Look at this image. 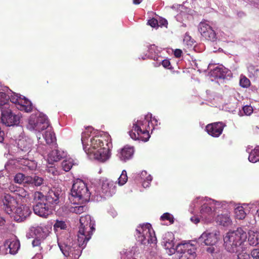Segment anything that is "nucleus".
<instances>
[{
  "label": "nucleus",
  "mask_w": 259,
  "mask_h": 259,
  "mask_svg": "<svg viewBox=\"0 0 259 259\" xmlns=\"http://www.w3.org/2000/svg\"><path fill=\"white\" fill-rule=\"evenodd\" d=\"M190 220L192 223H193L195 224H198L200 221L198 217H196V216H194V217H191L190 218Z\"/></svg>",
  "instance_id": "obj_55"
},
{
  "label": "nucleus",
  "mask_w": 259,
  "mask_h": 259,
  "mask_svg": "<svg viewBox=\"0 0 259 259\" xmlns=\"http://www.w3.org/2000/svg\"><path fill=\"white\" fill-rule=\"evenodd\" d=\"M253 111V108L250 106H244V114L250 115Z\"/></svg>",
  "instance_id": "obj_45"
},
{
  "label": "nucleus",
  "mask_w": 259,
  "mask_h": 259,
  "mask_svg": "<svg viewBox=\"0 0 259 259\" xmlns=\"http://www.w3.org/2000/svg\"><path fill=\"white\" fill-rule=\"evenodd\" d=\"M215 71H217L218 72H220V75H217V76H218L219 78H224L225 75L223 74L224 71L222 70V69L220 68H217L215 70Z\"/></svg>",
  "instance_id": "obj_52"
},
{
  "label": "nucleus",
  "mask_w": 259,
  "mask_h": 259,
  "mask_svg": "<svg viewBox=\"0 0 259 259\" xmlns=\"http://www.w3.org/2000/svg\"><path fill=\"white\" fill-rule=\"evenodd\" d=\"M32 259H42V255L41 253H36Z\"/></svg>",
  "instance_id": "obj_56"
},
{
  "label": "nucleus",
  "mask_w": 259,
  "mask_h": 259,
  "mask_svg": "<svg viewBox=\"0 0 259 259\" xmlns=\"http://www.w3.org/2000/svg\"><path fill=\"white\" fill-rule=\"evenodd\" d=\"M151 122V121L150 120H149V119H148V122H147V130L149 131L151 127L150 126V123Z\"/></svg>",
  "instance_id": "obj_63"
},
{
  "label": "nucleus",
  "mask_w": 259,
  "mask_h": 259,
  "mask_svg": "<svg viewBox=\"0 0 259 259\" xmlns=\"http://www.w3.org/2000/svg\"><path fill=\"white\" fill-rule=\"evenodd\" d=\"M15 203V200L10 195H5L3 199V209L5 211L9 214H11L14 208V204Z\"/></svg>",
  "instance_id": "obj_21"
},
{
  "label": "nucleus",
  "mask_w": 259,
  "mask_h": 259,
  "mask_svg": "<svg viewBox=\"0 0 259 259\" xmlns=\"http://www.w3.org/2000/svg\"><path fill=\"white\" fill-rule=\"evenodd\" d=\"M234 217L236 219H243V206L240 204L234 208Z\"/></svg>",
  "instance_id": "obj_34"
},
{
  "label": "nucleus",
  "mask_w": 259,
  "mask_h": 259,
  "mask_svg": "<svg viewBox=\"0 0 259 259\" xmlns=\"http://www.w3.org/2000/svg\"><path fill=\"white\" fill-rule=\"evenodd\" d=\"M127 180L126 171L125 170H122L120 177L118 179V183L119 185L122 186L126 183Z\"/></svg>",
  "instance_id": "obj_38"
},
{
  "label": "nucleus",
  "mask_w": 259,
  "mask_h": 259,
  "mask_svg": "<svg viewBox=\"0 0 259 259\" xmlns=\"http://www.w3.org/2000/svg\"><path fill=\"white\" fill-rule=\"evenodd\" d=\"M205 39L211 41H214L217 40V35L215 31L210 26L208 32L206 33V36H202Z\"/></svg>",
  "instance_id": "obj_31"
},
{
  "label": "nucleus",
  "mask_w": 259,
  "mask_h": 259,
  "mask_svg": "<svg viewBox=\"0 0 259 259\" xmlns=\"http://www.w3.org/2000/svg\"><path fill=\"white\" fill-rule=\"evenodd\" d=\"M161 220L162 221L168 220L171 224L174 223V218L172 215L168 212L163 214L161 216Z\"/></svg>",
  "instance_id": "obj_41"
},
{
  "label": "nucleus",
  "mask_w": 259,
  "mask_h": 259,
  "mask_svg": "<svg viewBox=\"0 0 259 259\" xmlns=\"http://www.w3.org/2000/svg\"><path fill=\"white\" fill-rule=\"evenodd\" d=\"M248 1H249L250 4L252 5V6H254V7H257L259 4L258 1H255L254 0Z\"/></svg>",
  "instance_id": "obj_57"
},
{
  "label": "nucleus",
  "mask_w": 259,
  "mask_h": 259,
  "mask_svg": "<svg viewBox=\"0 0 259 259\" xmlns=\"http://www.w3.org/2000/svg\"><path fill=\"white\" fill-rule=\"evenodd\" d=\"M150 118L151 125L153 126L154 121V124H157V120L153 118H152V115L147 114L144 120H137L133 123V130L128 132L129 135L131 138L134 140H141L144 142H146L150 138L148 130L147 127V123L148 122V118Z\"/></svg>",
  "instance_id": "obj_5"
},
{
  "label": "nucleus",
  "mask_w": 259,
  "mask_h": 259,
  "mask_svg": "<svg viewBox=\"0 0 259 259\" xmlns=\"http://www.w3.org/2000/svg\"><path fill=\"white\" fill-rule=\"evenodd\" d=\"M182 51L180 49H176L174 52V55L177 58H179L181 56Z\"/></svg>",
  "instance_id": "obj_53"
},
{
  "label": "nucleus",
  "mask_w": 259,
  "mask_h": 259,
  "mask_svg": "<svg viewBox=\"0 0 259 259\" xmlns=\"http://www.w3.org/2000/svg\"><path fill=\"white\" fill-rule=\"evenodd\" d=\"M225 126L226 124L222 122H217L207 124L205 129L209 135L213 137H219Z\"/></svg>",
  "instance_id": "obj_15"
},
{
  "label": "nucleus",
  "mask_w": 259,
  "mask_h": 259,
  "mask_svg": "<svg viewBox=\"0 0 259 259\" xmlns=\"http://www.w3.org/2000/svg\"><path fill=\"white\" fill-rule=\"evenodd\" d=\"M65 156V154L63 151H60L56 148L52 150L48 154V161L50 163L59 161Z\"/></svg>",
  "instance_id": "obj_23"
},
{
  "label": "nucleus",
  "mask_w": 259,
  "mask_h": 259,
  "mask_svg": "<svg viewBox=\"0 0 259 259\" xmlns=\"http://www.w3.org/2000/svg\"><path fill=\"white\" fill-rule=\"evenodd\" d=\"M25 175L22 173H18L14 177V181L15 183L21 184L24 183Z\"/></svg>",
  "instance_id": "obj_39"
},
{
  "label": "nucleus",
  "mask_w": 259,
  "mask_h": 259,
  "mask_svg": "<svg viewBox=\"0 0 259 259\" xmlns=\"http://www.w3.org/2000/svg\"><path fill=\"white\" fill-rule=\"evenodd\" d=\"M6 221L3 217L0 215V226H2L5 224Z\"/></svg>",
  "instance_id": "obj_60"
},
{
  "label": "nucleus",
  "mask_w": 259,
  "mask_h": 259,
  "mask_svg": "<svg viewBox=\"0 0 259 259\" xmlns=\"http://www.w3.org/2000/svg\"><path fill=\"white\" fill-rule=\"evenodd\" d=\"M210 27V26L206 21H202L199 23L198 29L201 36H206Z\"/></svg>",
  "instance_id": "obj_29"
},
{
  "label": "nucleus",
  "mask_w": 259,
  "mask_h": 259,
  "mask_svg": "<svg viewBox=\"0 0 259 259\" xmlns=\"http://www.w3.org/2000/svg\"><path fill=\"white\" fill-rule=\"evenodd\" d=\"M62 195L61 188L59 187H54L48 192L46 195L45 196L40 192L36 191L34 192L33 197L34 200H45L50 205H56L59 203Z\"/></svg>",
  "instance_id": "obj_8"
},
{
  "label": "nucleus",
  "mask_w": 259,
  "mask_h": 259,
  "mask_svg": "<svg viewBox=\"0 0 259 259\" xmlns=\"http://www.w3.org/2000/svg\"><path fill=\"white\" fill-rule=\"evenodd\" d=\"M239 83H240V86L243 87V77H242V75H240Z\"/></svg>",
  "instance_id": "obj_62"
},
{
  "label": "nucleus",
  "mask_w": 259,
  "mask_h": 259,
  "mask_svg": "<svg viewBox=\"0 0 259 259\" xmlns=\"http://www.w3.org/2000/svg\"><path fill=\"white\" fill-rule=\"evenodd\" d=\"M54 230L55 232H57L60 230H65L67 228L66 223L62 220H57L54 226Z\"/></svg>",
  "instance_id": "obj_33"
},
{
  "label": "nucleus",
  "mask_w": 259,
  "mask_h": 259,
  "mask_svg": "<svg viewBox=\"0 0 259 259\" xmlns=\"http://www.w3.org/2000/svg\"><path fill=\"white\" fill-rule=\"evenodd\" d=\"M80 226L77 235V244H70L58 243V245L63 254L71 258H78L81 255L82 250L91 239L93 232L95 230V221L89 215L81 216L79 220Z\"/></svg>",
  "instance_id": "obj_1"
},
{
  "label": "nucleus",
  "mask_w": 259,
  "mask_h": 259,
  "mask_svg": "<svg viewBox=\"0 0 259 259\" xmlns=\"http://www.w3.org/2000/svg\"><path fill=\"white\" fill-rule=\"evenodd\" d=\"M20 102V104L18 106H17L19 110H24L26 112H30L32 111V105L30 101L24 97L22 98Z\"/></svg>",
  "instance_id": "obj_26"
},
{
  "label": "nucleus",
  "mask_w": 259,
  "mask_h": 259,
  "mask_svg": "<svg viewBox=\"0 0 259 259\" xmlns=\"http://www.w3.org/2000/svg\"><path fill=\"white\" fill-rule=\"evenodd\" d=\"M162 65L165 68H168L170 63L168 60H164L162 62Z\"/></svg>",
  "instance_id": "obj_54"
},
{
  "label": "nucleus",
  "mask_w": 259,
  "mask_h": 259,
  "mask_svg": "<svg viewBox=\"0 0 259 259\" xmlns=\"http://www.w3.org/2000/svg\"><path fill=\"white\" fill-rule=\"evenodd\" d=\"M87 210L88 207L85 205L76 206L71 208V211L76 214H80Z\"/></svg>",
  "instance_id": "obj_37"
},
{
  "label": "nucleus",
  "mask_w": 259,
  "mask_h": 259,
  "mask_svg": "<svg viewBox=\"0 0 259 259\" xmlns=\"http://www.w3.org/2000/svg\"><path fill=\"white\" fill-rule=\"evenodd\" d=\"M49 126V120L47 116L42 113L39 114L38 116L32 115L30 117L28 127L31 130L40 132L47 129Z\"/></svg>",
  "instance_id": "obj_10"
},
{
  "label": "nucleus",
  "mask_w": 259,
  "mask_h": 259,
  "mask_svg": "<svg viewBox=\"0 0 259 259\" xmlns=\"http://www.w3.org/2000/svg\"><path fill=\"white\" fill-rule=\"evenodd\" d=\"M1 111V121L3 124L7 126L18 125L20 122L21 115L20 114H13L11 109L2 110Z\"/></svg>",
  "instance_id": "obj_12"
},
{
  "label": "nucleus",
  "mask_w": 259,
  "mask_h": 259,
  "mask_svg": "<svg viewBox=\"0 0 259 259\" xmlns=\"http://www.w3.org/2000/svg\"><path fill=\"white\" fill-rule=\"evenodd\" d=\"M215 207L213 201L204 203L201 207V217L206 220L211 219L213 217Z\"/></svg>",
  "instance_id": "obj_18"
},
{
  "label": "nucleus",
  "mask_w": 259,
  "mask_h": 259,
  "mask_svg": "<svg viewBox=\"0 0 259 259\" xmlns=\"http://www.w3.org/2000/svg\"><path fill=\"white\" fill-rule=\"evenodd\" d=\"M176 252L179 253V259H195L196 247L189 243L179 244L176 247Z\"/></svg>",
  "instance_id": "obj_11"
},
{
  "label": "nucleus",
  "mask_w": 259,
  "mask_h": 259,
  "mask_svg": "<svg viewBox=\"0 0 259 259\" xmlns=\"http://www.w3.org/2000/svg\"><path fill=\"white\" fill-rule=\"evenodd\" d=\"M174 239V235L171 232L165 233L163 238L162 243L165 249L168 250V253L169 254H173L176 251V248H175Z\"/></svg>",
  "instance_id": "obj_19"
},
{
  "label": "nucleus",
  "mask_w": 259,
  "mask_h": 259,
  "mask_svg": "<svg viewBox=\"0 0 259 259\" xmlns=\"http://www.w3.org/2000/svg\"><path fill=\"white\" fill-rule=\"evenodd\" d=\"M116 184L108 179L104 180L102 184V192L107 196H111L116 192Z\"/></svg>",
  "instance_id": "obj_20"
},
{
  "label": "nucleus",
  "mask_w": 259,
  "mask_h": 259,
  "mask_svg": "<svg viewBox=\"0 0 259 259\" xmlns=\"http://www.w3.org/2000/svg\"><path fill=\"white\" fill-rule=\"evenodd\" d=\"M19 150L17 152V162L30 170H33L36 167V162L28 158L32 146V141L29 138H23L17 142Z\"/></svg>",
  "instance_id": "obj_3"
},
{
  "label": "nucleus",
  "mask_w": 259,
  "mask_h": 259,
  "mask_svg": "<svg viewBox=\"0 0 259 259\" xmlns=\"http://www.w3.org/2000/svg\"><path fill=\"white\" fill-rule=\"evenodd\" d=\"M44 183V179L36 176L33 177V184L36 186H39Z\"/></svg>",
  "instance_id": "obj_43"
},
{
  "label": "nucleus",
  "mask_w": 259,
  "mask_h": 259,
  "mask_svg": "<svg viewBox=\"0 0 259 259\" xmlns=\"http://www.w3.org/2000/svg\"><path fill=\"white\" fill-rule=\"evenodd\" d=\"M242 232L241 228L236 231L229 232L224 238L226 249L229 252H236L237 254V259H243Z\"/></svg>",
  "instance_id": "obj_4"
},
{
  "label": "nucleus",
  "mask_w": 259,
  "mask_h": 259,
  "mask_svg": "<svg viewBox=\"0 0 259 259\" xmlns=\"http://www.w3.org/2000/svg\"><path fill=\"white\" fill-rule=\"evenodd\" d=\"M39 226L42 229L44 237L45 238H46L50 232V230H52V224L48 222L47 224L44 223L40 224Z\"/></svg>",
  "instance_id": "obj_30"
},
{
  "label": "nucleus",
  "mask_w": 259,
  "mask_h": 259,
  "mask_svg": "<svg viewBox=\"0 0 259 259\" xmlns=\"http://www.w3.org/2000/svg\"><path fill=\"white\" fill-rule=\"evenodd\" d=\"M133 256V253L132 251H125L123 253H121V259H128L132 257Z\"/></svg>",
  "instance_id": "obj_48"
},
{
  "label": "nucleus",
  "mask_w": 259,
  "mask_h": 259,
  "mask_svg": "<svg viewBox=\"0 0 259 259\" xmlns=\"http://www.w3.org/2000/svg\"><path fill=\"white\" fill-rule=\"evenodd\" d=\"M73 160L72 159H66L62 162V167L65 171H69L73 166Z\"/></svg>",
  "instance_id": "obj_35"
},
{
  "label": "nucleus",
  "mask_w": 259,
  "mask_h": 259,
  "mask_svg": "<svg viewBox=\"0 0 259 259\" xmlns=\"http://www.w3.org/2000/svg\"><path fill=\"white\" fill-rule=\"evenodd\" d=\"M250 85V80L244 76V88H247Z\"/></svg>",
  "instance_id": "obj_51"
},
{
  "label": "nucleus",
  "mask_w": 259,
  "mask_h": 259,
  "mask_svg": "<svg viewBox=\"0 0 259 259\" xmlns=\"http://www.w3.org/2000/svg\"><path fill=\"white\" fill-rule=\"evenodd\" d=\"M251 255L253 259H259V248H255L252 250Z\"/></svg>",
  "instance_id": "obj_47"
},
{
  "label": "nucleus",
  "mask_w": 259,
  "mask_h": 259,
  "mask_svg": "<svg viewBox=\"0 0 259 259\" xmlns=\"http://www.w3.org/2000/svg\"><path fill=\"white\" fill-rule=\"evenodd\" d=\"M134 153L133 147L126 145L120 150L118 156L121 160L126 161L132 158Z\"/></svg>",
  "instance_id": "obj_22"
},
{
  "label": "nucleus",
  "mask_w": 259,
  "mask_h": 259,
  "mask_svg": "<svg viewBox=\"0 0 259 259\" xmlns=\"http://www.w3.org/2000/svg\"><path fill=\"white\" fill-rule=\"evenodd\" d=\"M4 139V132L1 130L0 127V142H2Z\"/></svg>",
  "instance_id": "obj_58"
},
{
  "label": "nucleus",
  "mask_w": 259,
  "mask_h": 259,
  "mask_svg": "<svg viewBox=\"0 0 259 259\" xmlns=\"http://www.w3.org/2000/svg\"><path fill=\"white\" fill-rule=\"evenodd\" d=\"M33 177L26 176L25 175L24 184H33Z\"/></svg>",
  "instance_id": "obj_49"
},
{
  "label": "nucleus",
  "mask_w": 259,
  "mask_h": 259,
  "mask_svg": "<svg viewBox=\"0 0 259 259\" xmlns=\"http://www.w3.org/2000/svg\"><path fill=\"white\" fill-rule=\"evenodd\" d=\"M4 247L6 249V253L15 254L20 247V243L17 239L11 238L5 241Z\"/></svg>",
  "instance_id": "obj_17"
},
{
  "label": "nucleus",
  "mask_w": 259,
  "mask_h": 259,
  "mask_svg": "<svg viewBox=\"0 0 259 259\" xmlns=\"http://www.w3.org/2000/svg\"><path fill=\"white\" fill-rule=\"evenodd\" d=\"M209 247H208L206 248V251L207 252L210 253L212 256L214 255V254L217 253V248L214 245H209Z\"/></svg>",
  "instance_id": "obj_46"
},
{
  "label": "nucleus",
  "mask_w": 259,
  "mask_h": 259,
  "mask_svg": "<svg viewBox=\"0 0 259 259\" xmlns=\"http://www.w3.org/2000/svg\"><path fill=\"white\" fill-rule=\"evenodd\" d=\"M14 192L16 195L22 198H26L28 197L29 193L24 188L22 187H18L15 190Z\"/></svg>",
  "instance_id": "obj_36"
},
{
  "label": "nucleus",
  "mask_w": 259,
  "mask_h": 259,
  "mask_svg": "<svg viewBox=\"0 0 259 259\" xmlns=\"http://www.w3.org/2000/svg\"><path fill=\"white\" fill-rule=\"evenodd\" d=\"M36 204L33 206V211L34 213L43 218H47L49 215L51 213V209L50 208L49 203L46 202L45 200H34Z\"/></svg>",
  "instance_id": "obj_14"
},
{
  "label": "nucleus",
  "mask_w": 259,
  "mask_h": 259,
  "mask_svg": "<svg viewBox=\"0 0 259 259\" xmlns=\"http://www.w3.org/2000/svg\"><path fill=\"white\" fill-rule=\"evenodd\" d=\"M71 195L80 203H85L90 200L91 193L87 184L81 180H76L71 191Z\"/></svg>",
  "instance_id": "obj_6"
},
{
  "label": "nucleus",
  "mask_w": 259,
  "mask_h": 259,
  "mask_svg": "<svg viewBox=\"0 0 259 259\" xmlns=\"http://www.w3.org/2000/svg\"><path fill=\"white\" fill-rule=\"evenodd\" d=\"M37 138L38 143L37 150L42 155L45 154V151L46 150V146L43 144L44 140L47 144L51 146V148H57L56 139L54 133L51 130H48L45 132L42 135V138H41L40 133L37 135Z\"/></svg>",
  "instance_id": "obj_9"
},
{
  "label": "nucleus",
  "mask_w": 259,
  "mask_h": 259,
  "mask_svg": "<svg viewBox=\"0 0 259 259\" xmlns=\"http://www.w3.org/2000/svg\"><path fill=\"white\" fill-rule=\"evenodd\" d=\"M21 97L20 96H18L17 94H14L13 95H12L10 98L11 102L17 105V106H18L20 104V101L21 100Z\"/></svg>",
  "instance_id": "obj_40"
},
{
  "label": "nucleus",
  "mask_w": 259,
  "mask_h": 259,
  "mask_svg": "<svg viewBox=\"0 0 259 259\" xmlns=\"http://www.w3.org/2000/svg\"><path fill=\"white\" fill-rule=\"evenodd\" d=\"M148 24L152 27H155L158 25V21L155 19H151L148 21Z\"/></svg>",
  "instance_id": "obj_50"
},
{
  "label": "nucleus",
  "mask_w": 259,
  "mask_h": 259,
  "mask_svg": "<svg viewBox=\"0 0 259 259\" xmlns=\"http://www.w3.org/2000/svg\"><path fill=\"white\" fill-rule=\"evenodd\" d=\"M248 160L252 163L259 162V146L256 147L249 153Z\"/></svg>",
  "instance_id": "obj_28"
},
{
  "label": "nucleus",
  "mask_w": 259,
  "mask_h": 259,
  "mask_svg": "<svg viewBox=\"0 0 259 259\" xmlns=\"http://www.w3.org/2000/svg\"><path fill=\"white\" fill-rule=\"evenodd\" d=\"M246 237L249 245L256 246L259 244V232L257 230L249 229Z\"/></svg>",
  "instance_id": "obj_24"
},
{
  "label": "nucleus",
  "mask_w": 259,
  "mask_h": 259,
  "mask_svg": "<svg viewBox=\"0 0 259 259\" xmlns=\"http://www.w3.org/2000/svg\"><path fill=\"white\" fill-rule=\"evenodd\" d=\"M41 240L43 239L41 238L36 237L32 242L33 247H38V249L40 250L42 249V247L40 246Z\"/></svg>",
  "instance_id": "obj_42"
},
{
  "label": "nucleus",
  "mask_w": 259,
  "mask_h": 259,
  "mask_svg": "<svg viewBox=\"0 0 259 259\" xmlns=\"http://www.w3.org/2000/svg\"><path fill=\"white\" fill-rule=\"evenodd\" d=\"M9 98L6 93L0 92V109L1 111L10 108Z\"/></svg>",
  "instance_id": "obj_27"
},
{
  "label": "nucleus",
  "mask_w": 259,
  "mask_h": 259,
  "mask_svg": "<svg viewBox=\"0 0 259 259\" xmlns=\"http://www.w3.org/2000/svg\"><path fill=\"white\" fill-rule=\"evenodd\" d=\"M252 219H251L250 221H249V216L248 215H246V216H244V223L245 222H248L249 223V225H248L247 224H246L247 226H248L249 228H252L253 227V226L254 225L255 223V220L254 218L253 217H252Z\"/></svg>",
  "instance_id": "obj_44"
},
{
  "label": "nucleus",
  "mask_w": 259,
  "mask_h": 259,
  "mask_svg": "<svg viewBox=\"0 0 259 259\" xmlns=\"http://www.w3.org/2000/svg\"><path fill=\"white\" fill-rule=\"evenodd\" d=\"M220 232L217 230L212 232L206 231L198 238L199 243H204L206 245H215L218 241Z\"/></svg>",
  "instance_id": "obj_13"
},
{
  "label": "nucleus",
  "mask_w": 259,
  "mask_h": 259,
  "mask_svg": "<svg viewBox=\"0 0 259 259\" xmlns=\"http://www.w3.org/2000/svg\"><path fill=\"white\" fill-rule=\"evenodd\" d=\"M136 231L137 240L140 243L146 244L156 242L155 233L150 224L147 223L138 226Z\"/></svg>",
  "instance_id": "obj_7"
},
{
  "label": "nucleus",
  "mask_w": 259,
  "mask_h": 259,
  "mask_svg": "<svg viewBox=\"0 0 259 259\" xmlns=\"http://www.w3.org/2000/svg\"><path fill=\"white\" fill-rule=\"evenodd\" d=\"M49 172L52 173L54 176H55L57 174V171L54 168H50L49 169Z\"/></svg>",
  "instance_id": "obj_59"
},
{
  "label": "nucleus",
  "mask_w": 259,
  "mask_h": 259,
  "mask_svg": "<svg viewBox=\"0 0 259 259\" xmlns=\"http://www.w3.org/2000/svg\"><path fill=\"white\" fill-rule=\"evenodd\" d=\"M30 230L37 237L41 238L42 239H45V237L43 236L42 229L40 228L39 225L31 227Z\"/></svg>",
  "instance_id": "obj_32"
},
{
  "label": "nucleus",
  "mask_w": 259,
  "mask_h": 259,
  "mask_svg": "<svg viewBox=\"0 0 259 259\" xmlns=\"http://www.w3.org/2000/svg\"><path fill=\"white\" fill-rule=\"evenodd\" d=\"M31 213V210L28 206L24 205L18 206L15 210L14 220L19 222L24 221Z\"/></svg>",
  "instance_id": "obj_16"
},
{
  "label": "nucleus",
  "mask_w": 259,
  "mask_h": 259,
  "mask_svg": "<svg viewBox=\"0 0 259 259\" xmlns=\"http://www.w3.org/2000/svg\"><path fill=\"white\" fill-rule=\"evenodd\" d=\"M216 222L219 225L226 227L230 225L232 223L230 215L227 213L218 215L216 218Z\"/></svg>",
  "instance_id": "obj_25"
},
{
  "label": "nucleus",
  "mask_w": 259,
  "mask_h": 259,
  "mask_svg": "<svg viewBox=\"0 0 259 259\" xmlns=\"http://www.w3.org/2000/svg\"><path fill=\"white\" fill-rule=\"evenodd\" d=\"M89 132L90 128L82 133L81 142L84 150L87 153H94L97 160L101 162L105 161L110 156L107 141L99 136L92 137L89 140Z\"/></svg>",
  "instance_id": "obj_2"
},
{
  "label": "nucleus",
  "mask_w": 259,
  "mask_h": 259,
  "mask_svg": "<svg viewBox=\"0 0 259 259\" xmlns=\"http://www.w3.org/2000/svg\"><path fill=\"white\" fill-rule=\"evenodd\" d=\"M244 259H249L250 258L249 254L247 253H244Z\"/></svg>",
  "instance_id": "obj_64"
},
{
  "label": "nucleus",
  "mask_w": 259,
  "mask_h": 259,
  "mask_svg": "<svg viewBox=\"0 0 259 259\" xmlns=\"http://www.w3.org/2000/svg\"><path fill=\"white\" fill-rule=\"evenodd\" d=\"M143 0H133V3L135 5L140 4Z\"/></svg>",
  "instance_id": "obj_61"
}]
</instances>
